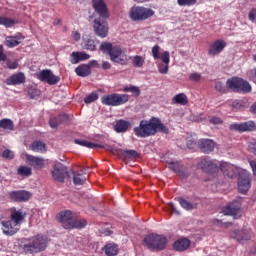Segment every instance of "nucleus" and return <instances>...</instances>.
I'll return each mask as SVG.
<instances>
[{
    "instance_id": "obj_24",
    "label": "nucleus",
    "mask_w": 256,
    "mask_h": 256,
    "mask_svg": "<svg viewBox=\"0 0 256 256\" xmlns=\"http://www.w3.org/2000/svg\"><path fill=\"white\" fill-rule=\"evenodd\" d=\"M26 160L28 165H30V167H33L34 169H43V167H45V160L41 157H37V156H33V155H26Z\"/></svg>"
},
{
    "instance_id": "obj_33",
    "label": "nucleus",
    "mask_w": 256,
    "mask_h": 256,
    "mask_svg": "<svg viewBox=\"0 0 256 256\" xmlns=\"http://www.w3.org/2000/svg\"><path fill=\"white\" fill-rule=\"evenodd\" d=\"M157 132L169 134V128L161 122L159 118H154V133Z\"/></svg>"
},
{
    "instance_id": "obj_38",
    "label": "nucleus",
    "mask_w": 256,
    "mask_h": 256,
    "mask_svg": "<svg viewBox=\"0 0 256 256\" xmlns=\"http://www.w3.org/2000/svg\"><path fill=\"white\" fill-rule=\"evenodd\" d=\"M103 250L107 256H115L119 253V248L115 244H107L104 246Z\"/></svg>"
},
{
    "instance_id": "obj_42",
    "label": "nucleus",
    "mask_w": 256,
    "mask_h": 256,
    "mask_svg": "<svg viewBox=\"0 0 256 256\" xmlns=\"http://www.w3.org/2000/svg\"><path fill=\"white\" fill-rule=\"evenodd\" d=\"M86 181H87V178L83 174L73 172L74 185H83V183H85Z\"/></svg>"
},
{
    "instance_id": "obj_21",
    "label": "nucleus",
    "mask_w": 256,
    "mask_h": 256,
    "mask_svg": "<svg viewBox=\"0 0 256 256\" xmlns=\"http://www.w3.org/2000/svg\"><path fill=\"white\" fill-rule=\"evenodd\" d=\"M168 169L174 171V173H177V175H179V177H181L182 179H187V177H189V172L187 171V168H185V166H183L179 162H170L168 164Z\"/></svg>"
},
{
    "instance_id": "obj_44",
    "label": "nucleus",
    "mask_w": 256,
    "mask_h": 256,
    "mask_svg": "<svg viewBox=\"0 0 256 256\" xmlns=\"http://www.w3.org/2000/svg\"><path fill=\"white\" fill-rule=\"evenodd\" d=\"M97 99H99V94L97 92H91L84 98V103H86V105H89L91 103H95Z\"/></svg>"
},
{
    "instance_id": "obj_6",
    "label": "nucleus",
    "mask_w": 256,
    "mask_h": 256,
    "mask_svg": "<svg viewBox=\"0 0 256 256\" xmlns=\"http://www.w3.org/2000/svg\"><path fill=\"white\" fill-rule=\"evenodd\" d=\"M134 133L136 137H151L155 135V117H152L149 120L140 121L139 126L134 128Z\"/></svg>"
},
{
    "instance_id": "obj_40",
    "label": "nucleus",
    "mask_w": 256,
    "mask_h": 256,
    "mask_svg": "<svg viewBox=\"0 0 256 256\" xmlns=\"http://www.w3.org/2000/svg\"><path fill=\"white\" fill-rule=\"evenodd\" d=\"M83 48L87 51H95L97 49V45H95V40L91 38L83 39Z\"/></svg>"
},
{
    "instance_id": "obj_7",
    "label": "nucleus",
    "mask_w": 256,
    "mask_h": 256,
    "mask_svg": "<svg viewBox=\"0 0 256 256\" xmlns=\"http://www.w3.org/2000/svg\"><path fill=\"white\" fill-rule=\"evenodd\" d=\"M153 15H155L153 9L143 6H133L129 12V17L132 21H147Z\"/></svg>"
},
{
    "instance_id": "obj_52",
    "label": "nucleus",
    "mask_w": 256,
    "mask_h": 256,
    "mask_svg": "<svg viewBox=\"0 0 256 256\" xmlns=\"http://www.w3.org/2000/svg\"><path fill=\"white\" fill-rule=\"evenodd\" d=\"M28 95L30 99H35L36 97H39L41 95V92L37 89H29Z\"/></svg>"
},
{
    "instance_id": "obj_62",
    "label": "nucleus",
    "mask_w": 256,
    "mask_h": 256,
    "mask_svg": "<svg viewBox=\"0 0 256 256\" xmlns=\"http://www.w3.org/2000/svg\"><path fill=\"white\" fill-rule=\"evenodd\" d=\"M249 163H250V167L252 168L253 174L256 177V161L255 160H251Z\"/></svg>"
},
{
    "instance_id": "obj_5",
    "label": "nucleus",
    "mask_w": 256,
    "mask_h": 256,
    "mask_svg": "<svg viewBox=\"0 0 256 256\" xmlns=\"http://www.w3.org/2000/svg\"><path fill=\"white\" fill-rule=\"evenodd\" d=\"M168 240L164 235L150 234L144 238V244L152 251H163L167 247Z\"/></svg>"
},
{
    "instance_id": "obj_9",
    "label": "nucleus",
    "mask_w": 256,
    "mask_h": 256,
    "mask_svg": "<svg viewBox=\"0 0 256 256\" xmlns=\"http://www.w3.org/2000/svg\"><path fill=\"white\" fill-rule=\"evenodd\" d=\"M251 173L247 170H241L238 176V191L239 193H247L251 189Z\"/></svg>"
},
{
    "instance_id": "obj_1",
    "label": "nucleus",
    "mask_w": 256,
    "mask_h": 256,
    "mask_svg": "<svg viewBox=\"0 0 256 256\" xmlns=\"http://www.w3.org/2000/svg\"><path fill=\"white\" fill-rule=\"evenodd\" d=\"M100 51H102L104 55H109L112 63L127 65V54H125L121 46H113L111 42H102L100 45Z\"/></svg>"
},
{
    "instance_id": "obj_18",
    "label": "nucleus",
    "mask_w": 256,
    "mask_h": 256,
    "mask_svg": "<svg viewBox=\"0 0 256 256\" xmlns=\"http://www.w3.org/2000/svg\"><path fill=\"white\" fill-rule=\"evenodd\" d=\"M92 5L96 13L100 16L99 19H109V10L105 0H93Z\"/></svg>"
},
{
    "instance_id": "obj_2",
    "label": "nucleus",
    "mask_w": 256,
    "mask_h": 256,
    "mask_svg": "<svg viewBox=\"0 0 256 256\" xmlns=\"http://www.w3.org/2000/svg\"><path fill=\"white\" fill-rule=\"evenodd\" d=\"M25 241L23 251L29 255H33V253H41L47 249V237L41 234L26 238Z\"/></svg>"
},
{
    "instance_id": "obj_35",
    "label": "nucleus",
    "mask_w": 256,
    "mask_h": 256,
    "mask_svg": "<svg viewBox=\"0 0 256 256\" xmlns=\"http://www.w3.org/2000/svg\"><path fill=\"white\" fill-rule=\"evenodd\" d=\"M172 103L174 105H187V103H189V98H187L185 93H179L172 98Z\"/></svg>"
},
{
    "instance_id": "obj_28",
    "label": "nucleus",
    "mask_w": 256,
    "mask_h": 256,
    "mask_svg": "<svg viewBox=\"0 0 256 256\" xmlns=\"http://www.w3.org/2000/svg\"><path fill=\"white\" fill-rule=\"evenodd\" d=\"M239 211H241V204L239 201H234L228 204L226 207L223 208L224 215H238Z\"/></svg>"
},
{
    "instance_id": "obj_36",
    "label": "nucleus",
    "mask_w": 256,
    "mask_h": 256,
    "mask_svg": "<svg viewBox=\"0 0 256 256\" xmlns=\"http://www.w3.org/2000/svg\"><path fill=\"white\" fill-rule=\"evenodd\" d=\"M114 129L116 133H125L129 129V123L125 120H118Z\"/></svg>"
},
{
    "instance_id": "obj_58",
    "label": "nucleus",
    "mask_w": 256,
    "mask_h": 256,
    "mask_svg": "<svg viewBox=\"0 0 256 256\" xmlns=\"http://www.w3.org/2000/svg\"><path fill=\"white\" fill-rule=\"evenodd\" d=\"M232 109L233 111H239V109H241V102L239 100H234L232 102Z\"/></svg>"
},
{
    "instance_id": "obj_48",
    "label": "nucleus",
    "mask_w": 256,
    "mask_h": 256,
    "mask_svg": "<svg viewBox=\"0 0 256 256\" xmlns=\"http://www.w3.org/2000/svg\"><path fill=\"white\" fill-rule=\"evenodd\" d=\"M81 60L79 58V52H72L70 55V63H72V65H77V63H80Z\"/></svg>"
},
{
    "instance_id": "obj_32",
    "label": "nucleus",
    "mask_w": 256,
    "mask_h": 256,
    "mask_svg": "<svg viewBox=\"0 0 256 256\" xmlns=\"http://www.w3.org/2000/svg\"><path fill=\"white\" fill-rule=\"evenodd\" d=\"M177 201L185 211H193V209H197V203L190 202L185 198H177Z\"/></svg>"
},
{
    "instance_id": "obj_54",
    "label": "nucleus",
    "mask_w": 256,
    "mask_h": 256,
    "mask_svg": "<svg viewBox=\"0 0 256 256\" xmlns=\"http://www.w3.org/2000/svg\"><path fill=\"white\" fill-rule=\"evenodd\" d=\"M190 81H194L195 83L201 81V74L194 72L189 75Z\"/></svg>"
},
{
    "instance_id": "obj_50",
    "label": "nucleus",
    "mask_w": 256,
    "mask_h": 256,
    "mask_svg": "<svg viewBox=\"0 0 256 256\" xmlns=\"http://www.w3.org/2000/svg\"><path fill=\"white\" fill-rule=\"evenodd\" d=\"M3 159H15V153L9 149H6L2 152Z\"/></svg>"
},
{
    "instance_id": "obj_61",
    "label": "nucleus",
    "mask_w": 256,
    "mask_h": 256,
    "mask_svg": "<svg viewBox=\"0 0 256 256\" xmlns=\"http://www.w3.org/2000/svg\"><path fill=\"white\" fill-rule=\"evenodd\" d=\"M196 145H197V142H195L194 140H188L187 141L188 149H193Z\"/></svg>"
},
{
    "instance_id": "obj_23",
    "label": "nucleus",
    "mask_w": 256,
    "mask_h": 256,
    "mask_svg": "<svg viewBox=\"0 0 256 256\" xmlns=\"http://www.w3.org/2000/svg\"><path fill=\"white\" fill-rule=\"evenodd\" d=\"M198 147L202 153H213L215 151V141L211 139H200Z\"/></svg>"
},
{
    "instance_id": "obj_64",
    "label": "nucleus",
    "mask_w": 256,
    "mask_h": 256,
    "mask_svg": "<svg viewBox=\"0 0 256 256\" xmlns=\"http://www.w3.org/2000/svg\"><path fill=\"white\" fill-rule=\"evenodd\" d=\"M248 149L250 153H253V155H256V146L255 145H249Z\"/></svg>"
},
{
    "instance_id": "obj_25",
    "label": "nucleus",
    "mask_w": 256,
    "mask_h": 256,
    "mask_svg": "<svg viewBox=\"0 0 256 256\" xmlns=\"http://www.w3.org/2000/svg\"><path fill=\"white\" fill-rule=\"evenodd\" d=\"M219 167H220V171H222L225 177H229L230 179H233V177L237 175V168H235V166H233L230 163L222 162L220 163Z\"/></svg>"
},
{
    "instance_id": "obj_59",
    "label": "nucleus",
    "mask_w": 256,
    "mask_h": 256,
    "mask_svg": "<svg viewBox=\"0 0 256 256\" xmlns=\"http://www.w3.org/2000/svg\"><path fill=\"white\" fill-rule=\"evenodd\" d=\"M7 59V55L3 50V45H0V61H5Z\"/></svg>"
},
{
    "instance_id": "obj_20",
    "label": "nucleus",
    "mask_w": 256,
    "mask_h": 256,
    "mask_svg": "<svg viewBox=\"0 0 256 256\" xmlns=\"http://www.w3.org/2000/svg\"><path fill=\"white\" fill-rule=\"evenodd\" d=\"M27 217V213L23 212V210L17 208H11L10 211V220L15 223L16 225L20 226L23 225L25 222V218Z\"/></svg>"
},
{
    "instance_id": "obj_12",
    "label": "nucleus",
    "mask_w": 256,
    "mask_h": 256,
    "mask_svg": "<svg viewBox=\"0 0 256 256\" xmlns=\"http://www.w3.org/2000/svg\"><path fill=\"white\" fill-rule=\"evenodd\" d=\"M94 32L98 37L104 39L109 35V24L105 21V18H96L94 20Z\"/></svg>"
},
{
    "instance_id": "obj_30",
    "label": "nucleus",
    "mask_w": 256,
    "mask_h": 256,
    "mask_svg": "<svg viewBox=\"0 0 256 256\" xmlns=\"http://www.w3.org/2000/svg\"><path fill=\"white\" fill-rule=\"evenodd\" d=\"M69 119L67 114H60L58 116L50 118L49 125L52 129H57L61 123H65Z\"/></svg>"
},
{
    "instance_id": "obj_60",
    "label": "nucleus",
    "mask_w": 256,
    "mask_h": 256,
    "mask_svg": "<svg viewBox=\"0 0 256 256\" xmlns=\"http://www.w3.org/2000/svg\"><path fill=\"white\" fill-rule=\"evenodd\" d=\"M72 39H74V41H80L81 40V34L77 31L72 32Z\"/></svg>"
},
{
    "instance_id": "obj_46",
    "label": "nucleus",
    "mask_w": 256,
    "mask_h": 256,
    "mask_svg": "<svg viewBox=\"0 0 256 256\" xmlns=\"http://www.w3.org/2000/svg\"><path fill=\"white\" fill-rule=\"evenodd\" d=\"M132 63L134 67H143L145 59H143V56L136 55L132 58Z\"/></svg>"
},
{
    "instance_id": "obj_51",
    "label": "nucleus",
    "mask_w": 256,
    "mask_h": 256,
    "mask_svg": "<svg viewBox=\"0 0 256 256\" xmlns=\"http://www.w3.org/2000/svg\"><path fill=\"white\" fill-rule=\"evenodd\" d=\"M161 47L159 45H155L152 48V57L153 59H161V55L159 54Z\"/></svg>"
},
{
    "instance_id": "obj_57",
    "label": "nucleus",
    "mask_w": 256,
    "mask_h": 256,
    "mask_svg": "<svg viewBox=\"0 0 256 256\" xmlns=\"http://www.w3.org/2000/svg\"><path fill=\"white\" fill-rule=\"evenodd\" d=\"M78 56L80 58V61H87V59L91 58V56L85 52H78Z\"/></svg>"
},
{
    "instance_id": "obj_53",
    "label": "nucleus",
    "mask_w": 256,
    "mask_h": 256,
    "mask_svg": "<svg viewBox=\"0 0 256 256\" xmlns=\"http://www.w3.org/2000/svg\"><path fill=\"white\" fill-rule=\"evenodd\" d=\"M84 147H87L88 149H103L102 145L95 144L93 142L86 141V144Z\"/></svg>"
},
{
    "instance_id": "obj_11",
    "label": "nucleus",
    "mask_w": 256,
    "mask_h": 256,
    "mask_svg": "<svg viewBox=\"0 0 256 256\" xmlns=\"http://www.w3.org/2000/svg\"><path fill=\"white\" fill-rule=\"evenodd\" d=\"M230 131H236L237 133H251L256 131V123L254 121H247L242 123H234L229 125Z\"/></svg>"
},
{
    "instance_id": "obj_27",
    "label": "nucleus",
    "mask_w": 256,
    "mask_h": 256,
    "mask_svg": "<svg viewBox=\"0 0 256 256\" xmlns=\"http://www.w3.org/2000/svg\"><path fill=\"white\" fill-rule=\"evenodd\" d=\"M189 247H191V240L187 238L178 239L173 243L174 251H178L180 253L187 251Z\"/></svg>"
},
{
    "instance_id": "obj_22",
    "label": "nucleus",
    "mask_w": 256,
    "mask_h": 256,
    "mask_svg": "<svg viewBox=\"0 0 256 256\" xmlns=\"http://www.w3.org/2000/svg\"><path fill=\"white\" fill-rule=\"evenodd\" d=\"M161 61L163 63L158 65V71L162 75H167L169 73V63L171 61V55L169 51H165L161 54Z\"/></svg>"
},
{
    "instance_id": "obj_56",
    "label": "nucleus",
    "mask_w": 256,
    "mask_h": 256,
    "mask_svg": "<svg viewBox=\"0 0 256 256\" xmlns=\"http://www.w3.org/2000/svg\"><path fill=\"white\" fill-rule=\"evenodd\" d=\"M6 65H7L8 69H17L19 67V63H17V61L8 60L6 62Z\"/></svg>"
},
{
    "instance_id": "obj_16",
    "label": "nucleus",
    "mask_w": 256,
    "mask_h": 256,
    "mask_svg": "<svg viewBox=\"0 0 256 256\" xmlns=\"http://www.w3.org/2000/svg\"><path fill=\"white\" fill-rule=\"evenodd\" d=\"M225 47H227V42H225V40L216 39L209 46V49H208L209 57H217V55H220V53H223V51L225 50Z\"/></svg>"
},
{
    "instance_id": "obj_39",
    "label": "nucleus",
    "mask_w": 256,
    "mask_h": 256,
    "mask_svg": "<svg viewBox=\"0 0 256 256\" xmlns=\"http://www.w3.org/2000/svg\"><path fill=\"white\" fill-rule=\"evenodd\" d=\"M17 175H20V177H31V175H33V170L27 166H19Z\"/></svg>"
},
{
    "instance_id": "obj_49",
    "label": "nucleus",
    "mask_w": 256,
    "mask_h": 256,
    "mask_svg": "<svg viewBox=\"0 0 256 256\" xmlns=\"http://www.w3.org/2000/svg\"><path fill=\"white\" fill-rule=\"evenodd\" d=\"M124 155H127L129 159H137L139 157V152L136 150H124Z\"/></svg>"
},
{
    "instance_id": "obj_14",
    "label": "nucleus",
    "mask_w": 256,
    "mask_h": 256,
    "mask_svg": "<svg viewBox=\"0 0 256 256\" xmlns=\"http://www.w3.org/2000/svg\"><path fill=\"white\" fill-rule=\"evenodd\" d=\"M67 168L61 162H57L52 170V177L54 181L58 183H65V177H67Z\"/></svg>"
},
{
    "instance_id": "obj_26",
    "label": "nucleus",
    "mask_w": 256,
    "mask_h": 256,
    "mask_svg": "<svg viewBox=\"0 0 256 256\" xmlns=\"http://www.w3.org/2000/svg\"><path fill=\"white\" fill-rule=\"evenodd\" d=\"M25 74L23 72H18L12 74L10 77L6 79V85H23L25 83Z\"/></svg>"
},
{
    "instance_id": "obj_37",
    "label": "nucleus",
    "mask_w": 256,
    "mask_h": 256,
    "mask_svg": "<svg viewBox=\"0 0 256 256\" xmlns=\"http://www.w3.org/2000/svg\"><path fill=\"white\" fill-rule=\"evenodd\" d=\"M0 129H6L7 131H15V124L11 119L4 118L0 120Z\"/></svg>"
},
{
    "instance_id": "obj_10",
    "label": "nucleus",
    "mask_w": 256,
    "mask_h": 256,
    "mask_svg": "<svg viewBox=\"0 0 256 256\" xmlns=\"http://www.w3.org/2000/svg\"><path fill=\"white\" fill-rule=\"evenodd\" d=\"M1 225V231L3 235H6V237H13V235H17L19 231L21 230V227L18 226L13 220H2L0 222Z\"/></svg>"
},
{
    "instance_id": "obj_17",
    "label": "nucleus",
    "mask_w": 256,
    "mask_h": 256,
    "mask_svg": "<svg viewBox=\"0 0 256 256\" xmlns=\"http://www.w3.org/2000/svg\"><path fill=\"white\" fill-rule=\"evenodd\" d=\"M230 237L236 239L241 245H245L248 241H251V231L248 229H240L231 232Z\"/></svg>"
},
{
    "instance_id": "obj_47",
    "label": "nucleus",
    "mask_w": 256,
    "mask_h": 256,
    "mask_svg": "<svg viewBox=\"0 0 256 256\" xmlns=\"http://www.w3.org/2000/svg\"><path fill=\"white\" fill-rule=\"evenodd\" d=\"M179 7H193L197 5V0H177Z\"/></svg>"
},
{
    "instance_id": "obj_4",
    "label": "nucleus",
    "mask_w": 256,
    "mask_h": 256,
    "mask_svg": "<svg viewBox=\"0 0 256 256\" xmlns=\"http://www.w3.org/2000/svg\"><path fill=\"white\" fill-rule=\"evenodd\" d=\"M228 91L232 93H251V84L241 77L233 76L226 80Z\"/></svg>"
},
{
    "instance_id": "obj_3",
    "label": "nucleus",
    "mask_w": 256,
    "mask_h": 256,
    "mask_svg": "<svg viewBox=\"0 0 256 256\" xmlns=\"http://www.w3.org/2000/svg\"><path fill=\"white\" fill-rule=\"evenodd\" d=\"M58 221L64 229H83L87 227V220H77L71 210H65L57 215Z\"/></svg>"
},
{
    "instance_id": "obj_43",
    "label": "nucleus",
    "mask_w": 256,
    "mask_h": 256,
    "mask_svg": "<svg viewBox=\"0 0 256 256\" xmlns=\"http://www.w3.org/2000/svg\"><path fill=\"white\" fill-rule=\"evenodd\" d=\"M124 93H132L134 97H139L141 95V90L137 86H127L123 88Z\"/></svg>"
},
{
    "instance_id": "obj_41",
    "label": "nucleus",
    "mask_w": 256,
    "mask_h": 256,
    "mask_svg": "<svg viewBox=\"0 0 256 256\" xmlns=\"http://www.w3.org/2000/svg\"><path fill=\"white\" fill-rule=\"evenodd\" d=\"M214 88L218 93H221V95H227V93H229V87L221 81H216Z\"/></svg>"
},
{
    "instance_id": "obj_63",
    "label": "nucleus",
    "mask_w": 256,
    "mask_h": 256,
    "mask_svg": "<svg viewBox=\"0 0 256 256\" xmlns=\"http://www.w3.org/2000/svg\"><path fill=\"white\" fill-rule=\"evenodd\" d=\"M87 65L91 69V67H99V62H97V60H92Z\"/></svg>"
},
{
    "instance_id": "obj_29",
    "label": "nucleus",
    "mask_w": 256,
    "mask_h": 256,
    "mask_svg": "<svg viewBox=\"0 0 256 256\" xmlns=\"http://www.w3.org/2000/svg\"><path fill=\"white\" fill-rule=\"evenodd\" d=\"M24 39L25 37L21 34H17L15 36H7L5 45L9 48L17 47V45H21V43H23Z\"/></svg>"
},
{
    "instance_id": "obj_31",
    "label": "nucleus",
    "mask_w": 256,
    "mask_h": 256,
    "mask_svg": "<svg viewBox=\"0 0 256 256\" xmlns=\"http://www.w3.org/2000/svg\"><path fill=\"white\" fill-rule=\"evenodd\" d=\"M75 73L78 75V77H89V75H91L90 66L87 64L79 65L75 69Z\"/></svg>"
},
{
    "instance_id": "obj_15",
    "label": "nucleus",
    "mask_w": 256,
    "mask_h": 256,
    "mask_svg": "<svg viewBox=\"0 0 256 256\" xmlns=\"http://www.w3.org/2000/svg\"><path fill=\"white\" fill-rule=\"evenodd\" d=\"M9 197L16 203H27L33 197V194L27 190H14L9 192Z\"/></svg>"
},
{
    "instance_id": "obj_19",
    "label": "nucleus",
    "mask_w": 256,
    "mask_h": 256,
    "mask_svg": "<svg viewBox=\"0 0 256 256\" xmlns=\"http://www.w3.org/2000/svg\"><path fill=\"white\" fill-rule=\"evenodd\" d=\"M198 167L199 169H202L204 173H215L219 167V164L217 163V160H209L204 158L199 162Z\"/></svg>"
},
{
    "instance_id": "obj_55",
    "label": "nucleus",
    "mask_w": 256,
    "mask_h": 256,
    "mask_svg": "<svg viewBox=\"0 0 256 256\" xmlns=\"http://www.w3.org/2000/svg\"><path fill=\"white\" fill-rule=\"evenodd\" d=\"M209 123L212 125H223V119L219 117H212L210 118Z\"/></svg>"
},
{
    "instance_id": "obj_13",
    "label": "nucleus",
    "mask_w": 256,
    "mask_h": 256,
    "mask_svg": "<svg viewBox=\"0 0 256 256\" xmlns=\"http://www.w3.org/2000/svg\"><path fill=\"white\" fill-rule=\"evenodd\" d=\"M37 79L42 81L43 83H48V85H57L61 81L59 76L53 74L51 70H42L40 73L37 74Z\"/></svg>"
},
{
    "instance_id": "obj_8",
    "label": "nucleus",
    "mask_w": 256,
    "mask_h": 256,
    "mask_svg": "<svg viewBox=\"0 0 256 256\" xmlns=\"http://www.w3.org/2000/svg\"><path fill=\"white\" fill-rule=\"evenodd\" d=\"M129 101V95L127 94H109L102 96V105H107L108 107H119V105H125Z\"/></svg>"
},
{
    "instance_id": "obj_34",
    "label": "nucleus",
    "mask_w": 256,
    "mask_h": 256,
    "mask_svg": "<svg viewBox=\"0 0 256 256\" xmlns=\"http://www.w3.org/2000/svg\"><path fill=\"white\" fill-rule=\"evenodd\" d=\"M31 151H34V153H45L47 151L45 142L42 141H34L30 145Z\"/></svg>"
},
{
    "instance_id": "obj_45",
    "label": "nucleus",
    "mask_w": 256,
    "mask_h": 256,
    "mask_svg": "<svg viewBox=\"0 0 256 256\" xmlns=\"http://www.w3.org/2000/svg\"><path fill=\"white\" fill-rule=\"evenodd\" d=\"M0 25H3L4 27H7V28L13 27V25H15V20L0 16Z\"/></svg>"
}]
</instances>
